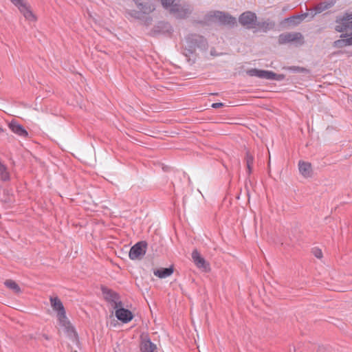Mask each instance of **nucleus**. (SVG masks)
<instances>
[{"instance_id":"obj_1","label":"nucleus","mask_w":352,"mask_h":352,"mask_svg":"<svg viewBox=\"0 0 352 352\" xmlns=\"http://www.w3.org/2000/svg\"><path fill=\"white\" fill-rule=\"evenodd\" d=\"M185 40L186 43L185 46L186 56L192 54L197 48L206 50L208 47L206 39L203 36L197 34H188Z\"/></svg>"},{"instance_id":"obj_2","label":"nucleus","mask_w":352,"mask_h":352,"mask_svg":"<svg viewBox=\"0 0 352 352\" xmlns=\"http://www.w3.org/2000/svg\"><path fill=\"white\" fill-rule=\"evenodd\" d=\"M192 7L187 3H175L168 10L170 14H173L178 19H187L192 13Z\"/></svg>"},{"instance_id":"obj_3","label":"nucleus","mask_w":352,"mask_h":352,"mask_svg":"<svg viewBox=\"0 0 352 352\" xmlns=\"http://www.w3.org/2000/svg\"><path fill=\"white\" fill-rule=\"evenodd\" d=\"M57 318L59 325L64 329V331L67 336L73 341L77 340V333L76 332L74 328L73 327L69 320L67 318L66 312L64 311L57 313Z\"/></svg>"},{"instance_id":"obj_4","label":"nucleus","mask_w":352,"mask_h":352,"mask_svg":"<svg viewBox=\"0 0 352 352\" xmlns=\"http://www.w3.org/2000/svg\"><path fill=\"white\" fill-rule=\"evenodd\" d=\"M147 243L145 241H141L133 245L129 251V258L131 260L141 259L146 254L147 249Z\"/></svg>"},{"instance_id":"obj_5","label":"nucleus","mask_w":352,"mask_h":352,"mask_svg":"<svg viewBox=\"0 0 352 352\" xmlns=\"http://www.w3.org/2000/svg\"><path fill=\"white\" fill-rule=\"evenodd\" d=\"M351 12H346L342 17L337 18L336 22V30L338 32H352V19H350Z\"/></svg>"},{"instance_id":"obj_6","label":"nucleus","mask_w":352,"mask_h":352,"mask_svg":"<svg viewBox=\"0 0 352 352\" xmlns=\"http://www.w3.org/2000/svg\"><path fill=\"white\" fill-rule=\"evenodd\" d=\"M256 21V14L251 11L244 12L239 17V23L247 29L254 28Z\"/></svg>"},{"instance_id":"obj_7","label":"nucleus","mask_w":352,"mask_h":352,"mask_svg":"<svg viewBox=\"0 0 352 352\" xmlns=\"http://www.w3.org/2000/svg\"><path fill=\"white\" fill-rule=\"evenodd\" d=\"M101 291L104 299L113 304L112 305L113 308L122 306V302L118 300L119 295L116 292L105 286L101 287Z\"/></svg>"},{"instance_id":"obj_8","label":"nucleus","mask_w":352,"mask_h":352,"mask_svg":"<svg viewBox=\"0 0 352 352\" xmlns=\"http://www.w3.org/2000/svg\"><path fill=\"white\" fill-rule=\"evenodd\" d=\"M137 8L144 14H149L155 10L153 0H133Z\"/></svg>"},{"instance_id":"obj_9","label":"nucleus","mask_w":352,"mask_h":352,"mask_svg":"<svg viewBox=\"0 0 352 352\" xmlns=\"http://www.w3.org/2000/svg\"><path fill=\"white\" fill-rule=\"evenodd\" d=\"M10 1L19 8L26 19L30 21L34 20V15L23 0H10Z\"/></svg>"},{"instance_id":"obj_10","label":"nucleus","mask_w":352,"mask_h":352,"mask_svg":"<svg viewBox=\"0 0 352 352\" xmlns=\"http://www.w3.org/2000/svg\"><path fill=\"white\" fill-rule=\"evenodd\" d=\"M303 36L300 32H287L280 34L278 36V43L285 44L302 39Z\"/></svg>"},{"instance_id":"obj_11","label":"nucleus","mask_w":352,"mask_h":352,"mask_svg":"<svg viewBox=\"0 0 352 352\" xmlns=\"http://www.w3.org/2000/svg\"><path fill=\"white\" fill-rule=\"evenodd\" d=\"M214 16L223 25H227L232 27L236 23V18L228 13L217 11Z\"/></svg>"},{"instance_id":"obj_12","label":"nucleus","mask_w":352,"mask_h":352,"mask_svg":"<svg viewBox=\"0 0 352 352\" xmlns=\"http://www.w3.org/2000/svg\"><path fill=\"white\" fill-rule=\"evenodd\" d=\"M115 309H116V316L121 322L127 323L133 319V315L130 310L121 307Z\"/></svg>"},{"instance_id":"obj_13","label":"nucleus","mask_w":352,"mask_h":352,"mask_svg":"<svg viewBox=\"0 0 352 352\" xmlns=\"http://www.w3.org/2000/svg\"><path fill=\"white\" fill-rule=\"evenodd\" d=\"M247 74L250 76H256L260 78L272 80L275 73L272 71L261 70L258 69H251L248 70Z\"/></svg>"},{"instance_id":"obj_14","label":"nucleus","mask_w":352,"mask_h":352,"mask_svg":"<svg viewBox=\"0 0 352 352\" xmlns=\"http://www.w3.org/2000/svg\"><path fill=\"white\" fill-rule=\"evenodd\" d=\"M192 258L195 265L200 269H203L205 271H208L210 269L208 263L202 257L200 253L197 250H194L192 252Z\"/></svg>"},{"instance_id":"obj_15","label":"nucleus","mask_w":352,"mask_h":352,"mask_svg":"<svg viewBox=\"0 0 352 352\" xmlns=\"http://www.w3.org/2000/svg\"><path fill=\"white\" fill-rule=\"evenodd\" d=\"M8 126L14 133L21 137L27 138L28 136V131L24 129V127L21 124H19L16 121H11L8 124Z\"/></svg>"},{"instance_id":"obj_16","label":"nucleus","mask_w":352,"mask_h":352,"mask_svg":"<svg viewBox=\"0 0 352 352\" xmlns=\"http://www.w3.org/2000/svg\"><path fill=\"white\" fill-rule=\"evenodd\" d=\"M298 169L300 173L304 177H310L312 174V168L311 164L309 162L299 161L298 162Z\"/></svg>"},{"instance_id":"obj_17","label":"nucleus","mask_w":352,"mask_h":352,"mask_svg":"<svg viewBox=\"0 0 352 352\" xmlns=\"http://www.w3.org/2000/svg\"><path fill=\"white\" fill-rule=\"evenodd\" d=\"M275 27V23L271 21L270 19H267L264 21H257L255 24V28H258V30L261 31L263 32H267L270 30H273Z\"/></svg>"},{"instance_id":"obj_18","label":"nucleus","mask_w":352,"mask_h":352,"mask_svg":"<svg viewBox=\"0 0 352 352\" xmlns=\"http://www.w3.org/2000/svg\"><path fill=\"white\" fill-rule=\"evenodd\" d=\"M174 268L173 266L166 268H160L155 270L153 274L155 276L160 278H165L173 274Z\"/></svg>"},{"instance_id":"obj_19","label":"nucleus","mask_w":352,"mask_h":352,"mask_svg":"<svg viewBox=\"0 0 352 352\" xmlns=\"http://www.w3.org/2000/svg\"><path fill=\"white\" fill-rule=\"evenodd\" d=\"M50 300L54 311H57V313L65 311L62 302L58 297H50Z\"/></svg>"},{"instance_id":"obj_20","label":"nucleus","mask_w":352,"mask_h":352,"mask_svg":"<svg viewBox=\"0 0 352 352\" xmlns=\"http://www.w3.org/2000/svg\"><path fill=\"white\" fill-rule=\"evenodd\" d=\"M0 180L4 182L10 180V173L8 167L0 160Z\"/></svg>"},{"instance_id":"obj_21","label":"nucleus","mask_w":352,"mask_h":352,"mask_svg":"<svg viewBox=\"0 0 352 352\" xmlns=\"http://www.w3.org/2000/svg\"><path fill=\"white\" fill-rule=\"evenodd\" d=\"M140 349L142 352H157L156 345L150 340L142 342Z\"/></svg>"},{"instance_id":"obj_22","label":"nucleus","mask_w":352,"mask_h":352,"mask_svg":"<svg viewBox=\"0 0 352 352\" xmlns=\"http://www.w3.org/2000/svg\"><path fill=\"white\" fill-rule=\"evenodd\" d=\"M308 15L307 13H305L300 15L293 16L285 19V21L289 23H292L294 25H298L305 17Z\"/></svg>"},{"instance_id":"obj_23","label":"nucleus","mask_w":352,"mask_h":352,"mask_svg":"<svg viewBox=\"0 0 352 352\" xmlns=\"http://www.w3.org/2000/svg\"><path fill=\"white\" fill-rule=\"evenodd\" d=\"M5 285L11 289L14 294H19L21 292L20 287L18 285V284L10 279L6 280L4 283Z\"/></svg>"},{"instance_id":"obj_24","label":"nucleus","mask_w":352,"mask_h":352,"mask_svg":"<svg viewBox=\"0 0 352 352\" xmlns=\"http://www.w3.org/2000/svg\"><path fill=\"white\" fill-rule=\"evenodd\" d=\"M245 162L248 169V174L250 175L252 171V165L254 162V157L250 154L249 151L245 153Z\"/></svg>"},{"instance_id":"obj_25","label":"nucleus","mask_w":352,"mask_h":352,"mask_svg":"<svg viewBox=\"0 0 352 352\" xmlns=\"http://www.w3.org/2000/svg\"><path fill=\"white\" fill-rule=\"evenodd\" d=\"M329 8V4H327L325 3H320L315 7L316 14L320 13V12H323L324 10L328 9Z\"/></svg>"},{"instance_id":"obj_26","label":"nucleus","mask_w":352,"mask_h":352,"mask_svg":"<svg viewBox=\"0 0 352 352\" xmlns=\"http://www.w3.org/2000/svg\"><path fill=\"white\" fill-rule=\"evenodd\" d=\"M163 8L166 10H170L171 6H173L175 3V0H160Z\"/></svg>"},{"instance_id":"obj_27","label":"nucleus","mask_w":352,"mask_h":352,"mask_svg":"<svg viewBox=\"0 0 352 352\" xmlns=\"http://www.w3.org/2000/svg\"><path fill=\"white\" fill-rule=\"evenodd\" d=\"M127 13L131 16H132L135 19H141L142 17V14H143L141 12L140 10L138 11V10H129L127 12Z\"/></svg>"},{"instance_id":"obj_28","label":"nucleus","mask_w":352,"mask_h":352,"mask_svg":"<svg viewBox=\"0 0 352 352\" xmlns=\"http://www.w3.org/2000/svg\"><path fill=\"white\" fill-rule=\"evenodd\" d=\"M333 47H337V48H342V47H346V45L345 43V39L342 38V39H338L337 41H335L333 42Z\"/></svg>"},{"instance_id":"obj_29","label":"nucleus","mask_w":352,"mask_h":352,"mask_svg":"<svg viewBox=\"0 0 352 352\" xmlns=\"http://www.w3.org/2000/svg\"><path fill=\"white\" fill-rule=\"evenodd\" d=\"M313 254L318 258H321L322 257V250L318 248H314L312 249Z\"/></svg>"},{"instance_id":"obj_30","label":"nucleus","mask_w":352,"mask_h":352,"mask_svg":"<svg viewBox=\"0 0 352 352\" xmlns=\"http://www.w3.org/2000/svg\"><path fill=\"white\" fill-rule=\"evenodd\" d=\"M341 37L344 38L346 45H352V36H349L347 34H342Z\"/></svg>"},{"instance_id":"obj_31","label":"nucleus","mask_w":352,"mask_h":352,"mask_svg":"<svg viewBox=\"0 0 352 352\" xmlns=\"http://www.w3.org/2000/svg\"><path fill=\"white\" fill-rule=\"evenodd\" d=\"M289 69L292 70L294 72H307V69L305 68L300 67H296V66L291 67H289Z\"/></svg>"},{"instance_id":"obj_32","label":"nucleus","mask_w":352,"mask_h":352,"mask_svg":"<svg viewBox=\"0 0 352 352\" xmlns=\"http://www.w3.org/2000/svg\"><path fill=\"white\" fill-rule=\"evenodd\" d=\"M275 76H274L272 80H283L285 78V75L284 74H277L275 73Z\"/></svg>"},{"instance_id":"obj_33","label":"nucleus","mask_w":352,"mask_h":352,"mask_svg":"<svg viewBox=\"0 0 352 352\" xmlns=\"http://www.w3.org/2000/svg\"><path fill=\"white\" fill-rule=\"evenodd\" d=\"M224 106H225L224 104L222 102H215V103H212L211 105V107L214 109L221 108Z\"/></svg>"},{"instance_id":"obj_34","label":"nucleus","mask_w":352,"mask_h":352,"mask_svg":"<svg viewBox=\"0 0 352 352\" xmlns=\"http://www.w3.org/2000/svg\"><path fill=\"white\" fill-rule=\"evenodd\" d=\"M220 54H218L214 48L210 50V55L212 56H217Z\"/></svg>"},{"instance_id":"obj_35","label":"nucleus","mask_w":352,"mask_h":352,"mask_svg":"<svg viewBox=\"0 0 352 352\" xmlns=\"http://www.w3.org/2000/svg\"><path fill=\"white\" fill-rule=\"evenodd\" d=\"M152 18L151 17H146L145 23L148 25L151 23Z\"/></svg>"},{"instance_id":"obj_36","label":"nucleus","mask_w":352,"mask_h":352,"mask_svg":"<svg viewBox=\"0 0 352 352\" xmlns=\"http://www.w3.org/2000/svg\"><path fill=\"white\" fill-rule=\"evenodd\" d=\"M43 337H44L46 340H48V339H49L48 336H46V335H43Z\"/></svg>"},{"instance_id":"obj_37","label":"nucleus","mask_w":352,"mask_h":352,"mask_svg":"<svg viewBox=\"0 0 352 352\" xmlns=\"http://www.w3.org/2000/svg\"><path fill=\"white\" fill-rule=\"evenodd\" d=\"M2 132H3V129L1 127H0V133H2Z\"/></svg>"},{"instance_id":"obj_38","label":"nucleus","mask_w":352,"mask_h":352,"mask_svg":"<svg viewBox=\"0 0 352 352\" xmlns=\"http://www.w3.org/2000/svg\"><path fill=\"white\" fill-rule=\"evenodd\" d=\"M350 16H351L350 19H352V11H351V14Z\"/></svg>"}]
</instances>
